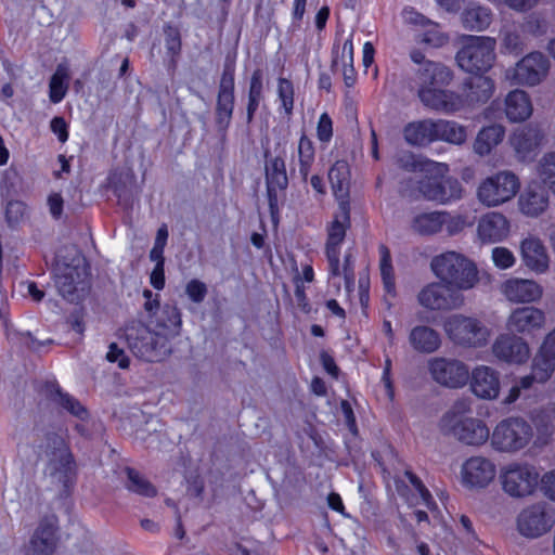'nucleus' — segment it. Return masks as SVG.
Listing matches in <instances>:
<instances>
[{
    "mask_svg": "<svg viewBox=\"0 0 555 555\" xmlns=\"http://www.w3.org/2000/svg\"><path fill=\"white\" fill-rule=\"evenodd\" d=\"M472 400L457 399L439 421L440 431L468 446H480L489 438V428L472 414Z\"/></svg>",
    "mask_w": 555,
    "mask_h": 555,
    "instance_id": "obj_1",
    "label": "nucleus"
},
{
    "mask_svg": "<svg viewBox=\"0 0 555 555\" xmlns=\"http://www.w3.org/2000/svg\"><path fill=\"white\" fill-rule=\"evenodd\" d=\"M38 461L44 463V473L66 486L75 470L73 453L66 440L56 433H47L34 447Z\"/></svg>",
    "mask_w": 555,
    "mask_h": 555,
    "instance_id": "obj_2",
    "label": "nucleus"
},
{
    "mask_svg": "<svg viewBox=\"0 0 555 555\" xmlns=\"http://www.w3.org/2000/svg\"><path fill=\"white\" fill-rule=\"evenodd\" d=\"M53 279L59 294L69 302L81 300L88 289L85 259L75 250L68 260L56 256Z\"/></svg>",
    "mask_w": 555,
    "mask_h": 555,
    "instance_id": "obj_3",
    "label": "nucleus"
},
{
    "mask_svg": "<svg viewBox=\"0 0 555 555\" xmlns=\"http://www.w3.org/2000/svg\"><path fill=\"white\" fill-rule=\"evenodd\" d=\"M430 267L440 281L460 291L470 289L478 282L475 263L455 251H447L434 257Z\"/></svg>",
    "mask_w": 555,
    "mask_h": 555,
    "instance_id": "obj_4",
    "label": "nucleus"
},
{
    "mask_svg": "<svg viewBox=\"0 0 555 555\" xmlns=\"http://www.w3.org/2000/svg\"><path fill=\"white\" fill-rule=\"evenodd\" d=\"M125 338L130 351L146 362H157L171 351L170 344L156 330L141 322H131L125 328Z\"/></svg>",
    "mask_w": 555,
    "mask_h": 555,
    "instance_id": "obj_5",
    "label": "nucleus"
},
{
    "mask_svg": "<svg viewBox=\"0 0 555 555\" xmlns=\"http://www.w3.org/2000/svg\"><path fill=\"white\" fill-rule=\"evenodd\" d=\"M495 39L486 36H464L455 60L461 69L477 74L489 70L495 60Z\"/></svg>",
    "mask_w": 555,
    "mask_h": 555,
    "instance_id": "obj_6",
    "label": "nucleus"
},
{
    "mask_svg": "<svg viewBox=\"0 0 555 555\" xmlns=\"http://www.w3.org/2000/svg\"><path fill=\"white\" fill-rule=\"evenodd\" d=\"M443 330L451 341L457 346L480 348L487 345L490 330L477 318L461 313L449 315Z\"/></svg>",
    "mask_w": 555,
    "mask_h": 555,
    "instance_id": "obj_7",
    "label": "nucleus"
},
{
    "mask_svg": "<svg viewBox=\"0 0 555 555\" xmlns=\"http://www.w3.org/2000/svg\"><path fill=\"white\" fill-rule=\"evenodd\" d=\"M533 437L531 425L520 417L501 421L491 436L492 447L501 452L515 453L526 448Z\"/></svg>",
    "mask_w": 555,
    "mask_h": 555,
    "instance_id": "obj_8",
    "label": "nucleus"
},
{
    "mask_svg": "<svg viewBox=\"0 0 555 555\" xmlns=\"http://www.w3.org/2000/svg\"><path fill=\"white\" fill-rule=\"evenodd\" d=\"M519 188L518 177L509 170H503L486 178L479 184L477 197L487 207H496L511 201Z\"/></svg>",
    "mask_w": 555,
    "mask_h": 555,
    "instance_id": "obj_9",
    "label": "nucleus"
},
{
    "mask_svg": "<svg viewBox=\"0 0 555 555\" xmlns=\"http://www.w3.org/2000/svg\"><path fill=\"white\" fill-rule=\"evenodd\" d=\"M47 398L55 406L68 412L79 422L75 424L74 429L85 439H92L93 435L101 427L90 418L89 412L81 402L64 392L57 384L47 386Z\"/></svg>",
    "mask_w": 555,
    "mask_h": 555,
    "instance_id": "obj_10",
    "label": "nucleus"
},
{
    "mask_svg": "<svg viewBox=\"0 0 555 555\" xmlns=\"http://www.w3.org/2000/svg\"><path fill=\"white\" fill-rule=\"evenodd\" d=\"M235 65L233 61H225L220 78L217 102L215 108V122L222 138L231 124L235 104Z\"/></svg>",
    "mask_w": 555,
    "mask_h": 555,
    "instance_id": "obj_11",
    "label": "nucleus"
},
{
    "mask_svg": "<svg viewBox=\"0 0 555 555\" xmlns=\"http://www.w3.org/2000/svg\"><path fill=\"white\" fill-rule=\"evenodd\" d=\"M427 173L417 177L415 181L417 191L426 201L446 205L462 198L463 189L457 179Z\"/></svg>",
    "mask_w": 555,
    "mask_h": 555,
    "instance_id": "obj_12",
    "label": "nucleus"
},
{
    "mask_svg": "<svg viewBox=\"0 0 555 555\" xmlns=\"http://www.w3.org/2000/svg\"><path fill=\"white\" fill-rule=\"evenodd\" d=\"M503 491L512 498H525L533 493L539 473L528 464H509L500 473Z\"/></svg>",
    "mask_w": 555,
    "mask_h": 555,
    "instance_id": "obj_13",
    "label": "nucleus"
},
{
    "mask_svg": "<svg viewBox=\"0 0 555 555\" xmlns=\"http://www.w3.org/2000/svg\"><path fill=\"white\" fill-rule=\"evenodd\" d=\"M554 517L545 502L534 503L524 508L517 517V528L526 538H539L554 525Z\"/></svg>",
    "mask_w": 555,
    "mask_h": 555,
    "instance_id": "obj_14",
    "label": "nucleus"
},
{
    "mask_svg": "<svg viewBox=\"0 0 555 555\" xmlns=\"http://www.w3.org/2000/svg\"><path fill=\"white\" fill-rule=\"evenodd\" d=\"M550 60L541 52H531L516 63L513 69L515 83L521 86H538L548 75Z\"/></svg>",
    "mask_w": 555,
    "mask_h": 555,
    "instance_id": "obj_15",
    "label": "nucleus"
},
{
    "mask_svg": "<svg viewBox=\"0 0 555 555\" xmlns=\"http://www.w3.org/2000/svg\"><path fill=\"white\" fill-rule=\"evenodd\" d=\"M418 302L429 310H451L464 304V297L442 281L434 282L418 293Z\"/></svg>",
    "mask_w": 555,
    "mask_h": 555,
    "instance_id": "obj_16",
    "label": "nucleus"
},
{
    "mask_svg": "<svg viewBox=\"0 0 555 555\" xmlns=\"http://www.w3.org/2000/svg\"><path fill=\"white\" fill-rule=\"evenodd\" d=\"M428 367L433 379L446 387L460 388L469 379L466 364L455 359L435 358L429 361Z\"/></svg>",
    "mask_w": 555,
    "mask_h": 555,
    "instance_id": "obj_17",
    "label": "nucleus"
},
{
    "mask_svg": "<svg viewBox=\"0 0 555 555\" xmlns=\"http://www.w3.org/2000/svg\"><path fill=\"white\" fill-rule=\"evenodd\" d=\"M545 313L533 306L514 309L506 322V327L512 334L533 335L544 327Z\"/></svg>",
    "mask_w": 555,
    "mask_h": 555,
    "instance_id": "obj_18",
    "label": "nucleus"
},
{
    "mask_svg": "<svg viewBox=\"0 0 555 555\" xmlns=\"http://www.w3.org/2000/svg\"><path fill=\"white\" fill-rule=\"evenodd\" d=\"M492 352L499 360L508 363H524L529 358L527 343L515 334H502L492 345Z\"/></svg>",
    "mask_w": 555,
    "mask_h": 555,
    "instance_id": "obj_19",
    "label": "nucleus"
},
{
    "mask_svg": "<svg viewBox=\"0 0 555 555\" xmlns=\"http://www.w3.org/2000/svg\"><path fill=\"white\" fill-rule=\"evenodd\" d=\"M56 546L55 521L51 518H43L34 531L25 555H52Z\"/></svg>",
    "mask_w": 555,
    "mask_h": 555,
    "instance_id": "obj_20",
    "label": "nucleus"
},
{
    "mask_svg": "<svg viewBox=\"0 0 555 555\" xmlns=\"http://www.w3.org/2000/svg\"><path fill=\"white\" fill-rule=\"evenodd\" d=\"M264 171L269 207L273 212L278 208L276 192L286 190L288 185L285 160L281 156L270 158L266 163Z\"/></svg>",
    "mask_w": 555,
    "mask_h": 555,
    "instance_id": "obj_21",
    "label": "nucleus"
},
{
    "mask_svg": "<svg viewBox=\"0 0 555 555\" xmlns=\"http://www.w3.org/2000/svg\"><path fill=\"white\" fill-rule=\"evenodd\" d=\"M444 88L418 89L417 94L421 102L430 109L444 113L459 111L462 107L461 96Z\"/></svg>",
    "mask_w": 555,
    "mask_h": 555,
    "instance_id": "obj_22",
    "label": "nucleus"
},
{
    "mask_svg": "<svg viewBox=\"0 0 555 555\" xmlns=\"http://www.w3.org/2000/svg\"><path fill=\"white\" fill-rule=\"evenodd\" d=\"M495 86L490 77L476 75L468 78L462 89V105L475 107L486 104L493 95Z\"/></svg>",
    "mask_w": 555,
    "mask_h": 555,
    "instance_id": "obj_23",
    "label": "nucleus"
},
{
    "mask_svg": "<svg viewBox=\"0 0 555 555\" xmlns=\"http://www.w3.org/2000/svg\"><path fill=\"white\" fill-rule=\"evenodd\" d=\"M470 376L472 391L481 399H495L500 392L499 373L487 365H479L473 370Z\"/></svg>",
    "mask_w": 555,
    "mask_h": 555,
    "instance_id": "obj_24",
    "label": "nucleus"
},
{
    "mask_svg": "<svg viewBox=\"0 0 555 555\" xmlns=\"http://www.w3.org/2000/svg\"><path fill=\"white\" fill-rule=\"evenodd\" d=\"M462 474L466 485L483 488L493 480L495 466L486 457L475 456L464 463Z\"/></svg>",
    "mask_w": 555,
    "mask_h": 555,
    "instance_id": "obj_25",
    "label": "nucleus"
},
{
    "mask_svg": "<svg viewBox=\"0 0 555 555\" xmlns=\"http://www.w3.org/2000/svg\"><path fill=\"white\" fill-rule=\"evenodd\" d=\"M509 223L506 217L500 212L483 215L477 224V235L482 243H498L507 237Z\"/></svg>",
    "mask_w": 555,
    "mask_h": 555,
    "instance_id": "obj_26",
    "label": "nucleus"
},
{
    "mask_svg": "<svg viewBox=\"0 0 555 555\" xmlns=\"http://www.w3.org/2000/svg\"><path fill=\"white\" fill-rule=\"evenodd\" d=\"M521 259L527 268L538 273L548 269V255L542 241L535 236H528L520 244Z\"/></svg>",
    "mask_w": 555,
    "mask_h": 555,
    "instance_id": "obj_27",
    "label": "nucleus"
},
{
    "mask_svg": "<svg viewBox=\"0 0 555 555\" xmlns=\"http://www.w3.org/2000/svg\"><path fill=\"white\" fill-rule=\"evenodd\" d=\"M502 293L513 302H532L542 296V288L532 280L509 279L502 284Z\"/></svg>",
    "mask_w": 555,
    "mask_h": 555,
    "instance_id": "obj_28",
    "label": "nucleus"
},
{
    "mask_svg": "<svg viewBox=\"0 0 555 555\" xmlns=\"http://www.w3.org/2000/svg\"><path fill=\"white\" fill-rule=\"evenodd\" d=\"M452 79V70L439 62L427 61L417 72L418 89L447 87Z\"/></svg>",
    "mask_w": 555,
    "mask_h": 555,
    "instance_id": "obj_29",
    "label": "nucleus"
},
{
    "mask_svg": "<svg viewBox=\"0 0 555 555\" xmlns=\"http://www.w3.org/2000/svg\"><path fill=\"white\" fill-rule=\"evenodd\" d=\"M520 211L528 217H538L548 207L547 192L538 183L528 184L518 198Z\"/></svg>",
    "mask_w": 555,
    "mask_h": 555,
    "instance_id": "obj_30",
    "label": "nucleus"
},
{
    "mask_svg": "<svg viewBox=\"0 0 555 555\" xmlns=\"http://www.w3.org/2000/svg\"><path fill=\"white\" fill-rule=\"evenodd\" d=\"M541 139L542 135L538 128L524 127L514 132L511 138V144L516 152L517 158L521 162H527L532 159Z\"/></svg>",
    "mask_w": 555,
    "mask_h": 555,
    "instance_id": "obj_31",
    "label": "nucleus"
},
{
    "mask_svg": "<svg viewBox=\"0 0 555 555\" xmlns=\"http://www.w3.org/2000/svg\"><path fill=\"white\" fill-rule=\"evenodd\" d=\"M504 138L505 127L502 125L485 126L478 131L473 142V152L479 157L489 156L503 142Z\"/></svg>",
    "mask_w": 555,
    "mask_h": 555,
    "instance_id": "obj_32",
    "label": "nucleus"
},
{
    "mask_svg": "<svg viewBox=\"0 0 555 555\" xmlns=\"http://www.w3.org/2000/svg\"><path fill=\"white\" fill-rule=\"evenodd\" d=\"M462 26L469 31H482L492 22V12L489 8L478 3H468L460 15Z\"/></svg>",
    "mask_w": 555,
    "mask_h": 555,
    "instance_id": "obj_33",
    "label": "nucleus"
},
{
    "mask_svg": "<svg viewBox=\"0 0 555 555\" xmlns=\"http://www.w3.org/2000/svg\"><path fill=\"white\" fill-rule=\"evenodd\" d=\"M409 341L415 351L421 353H433L439 349L441 345V337L433 327L427 325H417L411 330Z\"/></svg>",
    "mask_w": 555,
    "mask_h": 555,
    "instance_id": "obj_34",
    "label": "nucleus"
},
{
    "mask_svg": "<svg viewBox=\"0 0 555 555\" xmlns=\"http://www.w3.org/2000/svg\"><path fill=\"white\" fill-rule=\"evenodd\" d=\"M505 114L513 122H520L529 118L532 114V104L527 92L511 91L505 99Z\"/></svg>",
    "mask_w": 555,
    "mask_h": 555,
    "instance_id": "obj_35",
    "label": "nucleus"
},
{
    "mask_svg": "<svg viewBox=\"0 0 555 555\" xmlns=\"http://www.w3.org/2000/svg\"><path fill=\"white\" fill-rule=\"evenodd\" d=\"M181 324L182 321L179 309L173 305L166 304L156 317L155 330L170 343V339L180 334Z\"/></svg>",
    "mask_w": 555,
    "mask_h": 555,
    "instance_id": "obj_36",
    "label": "nucleus"
},
{
    "mask_svg": "<svg viewBox=\"0 0 555 555\" xmlns=\"http://www.w3.org/2000/svg\"><path fill=\"white\" fill-rule=\"evenodd\" d=\"M328 180L334 195L340 203H348L350 184L349 165L345 160H337L328 171Z\"/></svg>",
    "mask_w": 555,
    "mask_h": 555,
    "instance_id": "obj_37",
    "label": "nucleus"
},
{
    "mask_svg": "<svg viewBox=\"0 0 555 555\" xmlns=\"http://www.w3.org/2000/svg\"><path fill=\"white\" fill-rule=\"evenodd\" d=\"M435 121L424 119L420 121L410 122L403 129L405 141L411 145H426L435 141Z\"/></svg>",
    "mask_w": 555,
    "mask_h": 555,
    "instance_id": "obj_38",
    "label": "nucleus"
},
{
    "mask_svg": "<svg viewBox=\"0 0 555 555\" xmlns=\"http://www.w3.org/2000/svg\"><path fill=\"white\" fill-rule=\"evenodd\" d=\"M446 211L422 212L413 217L411 229L422 236L435 235L442 231Z\"/></svg>",
    "mask_w": 555,
    "mask_h": 555,
    "instance_id": "obj_39",
    "label": "nucleus"
},
{
    "mask_svg": "<svg viewBox=\"0 0 555 555\" xmlns=\"http://www.w3.org/2000/svg\"><path fill=\"white\" fill-rule=\"evenodd\" d=\"M339 215L336 216L328 229L326 251L339 250V245L345 238L346 229L350 223V211L348 203H339Z\"/></svg>",
    "mask_w": 555,
    "mask_h": 555,
    "instance_id": "obj_40",
    "label": "nucleus"
},
{
    "mask_svg": "<svg viewBox=\"0 0 555 555\" xmlns=\"http://www.w3.org/2000/svg\"><path fill=\"white\" fill-rule=\"evenodd\" d=\"M435 141L462 145L467 139L466 127L456 121L439 119L435 121Z\"/></svg>",
    "mask_w": 555,
    "mask_h": 555,
    "instance_id": "obj_41",
    "label": "nucleus"
},
{
    "mask_svg": "<svg viewBox=\"0 0 555 555\" xmlns=\"http://www.w3.org/2000/svg\"><path fill=\"white\" fill-rule=\"evenodd\" d=\"M537 175L538 183L555 196V152H547L539 159Z\"/></svg>",
    "mask_w": 555,
    "mask_h": 555,
    "instance_id": "obj_42",
    "label": "nucleus"
},
{
    "mask_svg": "<svg viewBox=\"0 0 555 555\" xmlns=\"http://www.w3.org/2000/svg\"><path fill=\"white\" fill-rule=\"evenodd\" d=\"M298 164H299V175L304 182L308 181V176L311 170V167L315 159V150L311 139H309L305 133L299 139L298 147Z\"/></svg>",
    "mask_w": 555,
    "mask_h": 555,
    "instance_id": "obj_43",
    "label": "nucleus"
},
{
    "mask_svg": "<svg viewBox=\"0 0 555 555\" xmlns=\"http://www.w3.org/2000/svg\"><path fill=\"white\" fill-rule=\"evenodd\" d=\"M395 164L402 170L415 173V181L417 177L425 172H429L431 163L416 157L410 151H400L395 156Z\"/></svg>",
    "mask_w": 555,
    "mask_h": 555,
    "instance_id": "obj_44",
    "label": "nucleus"
},
{
    "mask_svg": "<svg viewBox=\"0 0 555 555\" xmlns=\"http://www.w3.org/2000/svg\"><path fill=\"white\" fill-rule=\"evenodd\" d=\"M68 68L62 64L57 65L49 82V98L52 103H59L64 99L68 89Z\"/></svg>",
    "mask_w": 555,
    "mask_h": 555,
    "instance_id": "obj_45",
    "label": "nucleus"
},
{
    "mask_svg": "<svg viewBox=\"0 0 555 555\" xmlns=\"http://www.w3.org/2000/svg\"><path fill=\"white\" fill-rule=\"evenodd\" d=\"M262 72L256 69L250 78V86L248 92V104H247V122H251L254 115L258 109L259 103L262 100Z\"/></svg>",
    "mask_w": 555,
    "mask_h": 555,
    "instance_id": "obj_46",
    "label": "nucleus"
},
{
    "mask_svg": "<svg viewBox=\"0 0 555 555\" xmlns=\"http://www.w3.org/2000/svg\"><path fill=\"white\" fill-rule=\"evenodd\" d=\"M125 472L128 478V482L126 483L128 490L147 498L156 495L155 487L139 472L130 467H127Z\"/></svg>",
    "mask_w": 555,
    "mask_h": 555,
    "instance_id": "obj_47",
    "label": "nucleus"
},
{
    "mask_svg": "<svg viewBox=\"0 0 555 555\" xmlns=\"http://www.w3.org/2000/svg\"><path fill=\"white\" fill-rule=\"evenodd\" d=\"M554 370L555 359L543 354V352L540 350L532 363V378H535L537 383H545L546 380L550 379Z\"/></svg>",
    "mask_w": 555,
    "mask_h": 555,
    "instance_id": "obj_48",
    "label": "nucleus"
},
{
    "mask_svg": "<svg viewBox=\"0 0 555 555\" xmlns=\"http://www.w3.org/2000/svg\"><path fill=\"white\" fill-rule=\"evenodd\" d=\"M380 253V274L383 280L384 289L392 297L396 295L393 269L391 264V257L388 247L385 245L379 246Z\"/></svg>",
    "mask_w": 555,
    "mask_h": 555,
    "instance_id": "obj_49",
    "label": "nucleus"
},
{
    "mask_svg": "<svg viewBox=\"0 0 555 555\" xmlns=\"http://www.w3.org/2000/svg\"><path fill=\"white\" fill-rule=\"evenodd\" d=\"M502 47L509 53L519 54L525 49V42L518 31L505 29L502 38Z\"/></svg>",
    "mask_w": 555,
    "mask_h": 555,
    "instance_id": "obj_50",
    "label": "nucleus"
},
{
    "mask_svg": "<svg viewBox=\"0 0 555 555\" xmlns=\"http://www.w3.org/2000/svg\"><path fill=\"white\" fill-rule=\"evenodd\" d=\"M278 93H279L280 100L282 101V105H283L285 112L287 114H291L293 111V106H294L293 83L285 78H280Z\"/></svg>",
    "mask_w": 555,
    "mask_h": 555,
    "instance_id": "obj_51",
    "label": "nucleus"
},
{
    "mask_svg": "<svg viewBox=\"0 0 555 555\" xmlns=\"http://www.w3.org/2000/svg\"><path fill=\"white\" fill-rule=\"evenodd\" d=\"M492 260L495 267L508 269L515 263V256L508 248L499 246L492 249Z\"/></svg>",
    "mask_w": 555,
    "mask_h": 555,
    "instance_id": "obj_52",
    "label": "nucleus"
},
{
    "mask_svg": "<svg viewBox=\"0 0 555 555\" xmlns=\"http://www.w3.org/2000/svg\"><path fill=\"white\" fill-rule=\"evenodd\" d=\"M524 29L533 36H542L547 31V22L544 17L533 14L526 20Z\"/></svg>",
    "mask_w": 555,
    "mask_h": 555,
    "instance_id": "obj_53",
    "label": "nucleus"
},
{
    "mask_svg": "<svg viewBox=\"0 0 555 555\" xmlns=\"http://www.w3.org/2000/svg\"><path fill=\"white\" fill-rule=\"evenodd\" d=\"M26 206L20 201H10L5 209V218L9 224H17L24 217Z\"/></svg>",
    "mask_w": 555,
    "mask_h": 555,
    "instance_id": "obj_54",
    "label": "nucleus"
},
{
    "mask_svg": "<svg viewBox=\"0 0 555 555\" xmlns=\"http://www.w3.org/2000/svg\"><path fill=\"white\" fill-rule=\"evenodd\" d=\"M185 293L193 302L199 304L207 295V286L199 280H191L186 284Z\"/></svg>",
    "mask_w": 555,
    "mask_h": 555,
    "instance_id": "obj_55",
    "label": "nucleus"
},
{
    "mask_svg": "<svg viewBox=\"0 0 555 555\" xmlns=\"http://www.w3.org/2000/svg\"><path fill=\"white\" fill-rule=\"evenodd\" d=\"M105 358L108 362H112V363L117 362L118 366L122 370L129 367V363H130L129 358L126 356L124 349L118 347V345L116 343L109 344L108 351H107Z\"/></svg>",
    "mask_w": 555,
    "mask_h": 555,
    "instance_id": "obj_56",
    "label": "nucleus"
},
{
    "mask_svg": "<svg viewBox=\"0 0 555 555\" xmlns=\"http://www.w3.org/2000/svg\"><path fill=\"white\" fill-rule=\"evenodd\" d=\"M317 135L321 142H328L332 139L333 122L331 117L326 113H323L320 116L317 127Z\"/></svg>",
    "mask_w": 555,
    "mask_h": 555,
    "instance_id": "obj_57",
    "label": "nucleus"
},
{
    "mask_svg": "<svg viewBox=\"0 0 555 555\" xmlns=\"http://www.w3.org/2000/svg\"><path fill=\"white\" fill-rule=\"evenodd\" d=\"M402 17H403L404 23L411 24V25L426 26V25L433 24V22L430 20H428L426 16H424L423 14L417 12L412 7H406L403 9Z\"/></svg>",
    "mask_w": 555,
    "mask_h": 555,
    "instance_id": "obj_58",
    "label": "nucleus"
},
{
    "mask_svg": "<svg viewBox=\"0 0 555 555\" xmlns=\"http://www.w3.org/2000/svg\"><path fill=\"white\" fill-rule=\"evenodd\" d=\"M166 48L172 54H178L181 49L180 34L177 29L169 27L166 30Z\"/></svg>",
    "mask_w": 555,
    "mask_h": 555,
    "instance_id": "obj_59",
    "label": "nucleus"
},
{
    "mask_svg": "<svg viewBox=\"0 0 555 555\" xmlns=\"http://www.w3.org/2000/svg\"><path fill=\"white\" fill-rule=\"evenodd\" d=\"M409 481L413 485V487L416 489V491L420 493L422 500L425 502L426 505H429V501L431 500V495L427 488L424 486L422 480L413 473L406 472L405 473Z\"/></svg>",
    "mask_w": 555,
    "mask_h": 555,
    "instance_id": "obj_60",
    "label": "nucleus"
},
{
    "mask_svg": "<svg viewBox=\"0 0 555 555\" xmlns=\"http://www.w3.org/2000/svg\"><path fill=\"white\" fill-rule=\"evenodd\" d=\"M543 493L555 502V470L546 473L541 479Z\"/></svg>",
    "mask_w": 555,
    "mask_h": 555,
    "instance_id": "obj_61",
    "label": "nucleus"
},
{
    "mask_svg": "<svg viewBox=\"0 0 555 555\" xmlns=\"http://www.w3.org/2000/svg\"><path fill=\"white\" fill-rule=\"evenodd\" d=\"M63 197L60 193H52L48 197L50 214L54 219H60L63 212Z\"/></svg>",
    "mask_w": 555,
    "mask_h": 555,
    "instance_id": "obj_62",
    "label": "nucleus"
},
{
    "mask_svg": "<svg viewBox=\"0 0 555 555\" xmlns=\"http://www.w3.org/2000/svg\"><path fill=\"white\" fill-rule=\"evenodd\" d=\"M51 130L55 133L60 142L64 143L68 139L67 125L63 117H54L50 124Z\"/></svg>",
    "mask_w": 555,
    "mask_h": 555,
    "instance_id": "obj_63",
    "label": "nucleus"
},
{
    "mask_svg": "<svg viewBox=\"0 0 555 555\" xmlns=\"http://www.w3.org/2000/svg\"><path fill=\"white\" fill-rule=\"evenodd\" d=\"M151 285L155 289H163L165 287V269L160 263H155V267L150 276Z\"/></svg>",
    "mask_w": 555,
    "mask_h": 555,
    "instance_id": "obj_64",
    "label": "nucleus"
}]
</instances>
